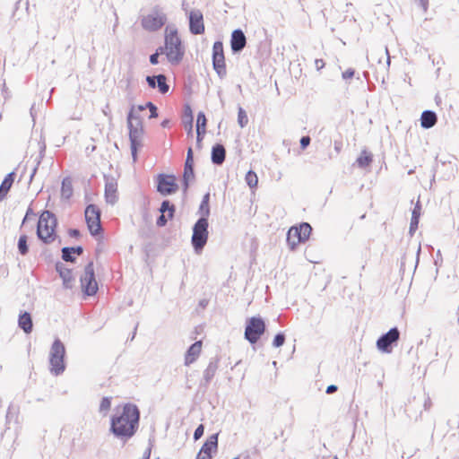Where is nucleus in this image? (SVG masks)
<instances>
[{"label": "nucleus", "mask_w": 459, "mask_h": 459, "mask_svg": "<svg viewBox=\"0 0 459 459\" xmlns=\"http://www.w3.org/2000/svg\"><path fill=\"white\" fill-rule=\"evenodd\" d=\"M140 411L136 405L126 403L116 409L111 417L110 432L117 438L127 441L137 431Z\"/></svg>", "instance_id": "obj_1"}, {"label": "nucleus", "mask_w": 459, "mask_h": 459, "mask_svg": "<svg viewBox=\"0 0 459 459\" xmlns=\"http://www.w3.org/2000/svg\"><path fill=\"white\" fill-rule=\"evenodd\" d=\"M159 50L161 54H166L171 64H178L182 60L185 49L176 29H166L165 46L160 47Z\"/></svg>", "instance_id": "obj_2"}, {"label": "nucleus", "mask_w": 459, "mask_h": 459, "mask_svg": "<svg viewBox=\"0 0 459 459\" xmlns=\"http://www.w3.org/2000/svg\"><path fill=\"white\" fill-rule=\"evenodd\" d=\"M56 219L54 213L49 211H44L38 221L37 235L44 243H52L55 238V229Z\"/></svg>", "instance_id": "obj_3"}, {"label": "nucleus", "mask_w": 459, "mask_h": 459, "mask_svg": "<svg viewBox=\"0 0 459 459\" xmlns=\"http://www.w3.org/2000/svg\"><path fill=\"white\" fill-rule=\"evenodd\" d=\"M208 219L201 217L193 227L191 243L196 254H200L208 240Z\"/></svg>", "instance_id": "obj_4"}, {"label": "nucleus", "mask_w": 459, "mask_h": 459, "mask_svg": "<svg viewBox=\"0 0 459 459\" xmlns=\"http://www.w3.org/2000/svg\"><path fill=\"white\" fill-rule=\"evenodd\" d=\"M65 345L59 339L55 340L49 352L50 372L55 376H58L65 371Z\"/></svg>", "instance_id": "obj_5"}, {"label": "nucleus", "mask_w": 459, "mask_h": 459, "mask_svg": "<svg viewBox=\"0 0 459 459\" xmlns=\"http://www.w3.org/2000/svg\"><path fill=\"white\" fill-rule=\"evenodd\" d=\"M166 21L165 13L159 6H155L147 15L143 17L142 26L148 31H156L165 24Z\"/></svg>", "instance_id": "obj_6"}, {"label": "nucleus", "mask_w": 459, "mask_h": 459, "mask_svg": "<svg viewBox=\"0 0 459 459\" xmlns=\"http://www.w3.org/2000/svg\"><path fill=\"white\" fill-rule=\"evenodd\" d=\"M265 331L264 321L261 317L253 316L247 320L245 338L255 344Z\"/></svg>", "instance_id": "obj_7"}, {"label": "nucleus", "mask_w": 459, "mask_h": 459, "mask_svg": "<svg viewBox=\"0 0 459 459\" xmlns=\"http://www.w3.org/2000/svg\"><path fill=\"white\" fill-rule=\"evenodd\" d=\"M129 130V140L131 143V154L134 161L137 159V149L142 146V140L143 136V122L127 123Z\"/></svg>", "instance_id": "obj_8"}, {"label": "nucleus", "mask_w": 459, "mask_h": 459, "mask_svg": "<svg viewBox=\"0 0 459 459\" xmlns=\"http://www.w3.org/2000/svg\"><path fill=\"white\" fill-rule=\"evenodd\" d=\"M81 286L82 291L88 296H93L98 291V283L95 279L93 263L90 262L84 268L81 276Z\"/></svg>", "instance_id": "obj_9"}, {"label": "nucleus", "mask_w": 459, "mask_h": 459, "mask_svg": "<svg viewBox=\"0 0 459 459\" xmlns=\"http://www.w3.org/2000/svg\"><path fill=\"white\" fill-rule=\"evenodd\" d=\"M85 221L92 236H96L101 230L100 211L94 204H89L85 209Z\"/></svg>", "instance_id": "obj_10"}, {"label": "nucleus", "mask_w": 459, "mask_h": 459, "mask_svg": "<svg viewBox=\"0 0 459 459\" xmlns=\"http://www.w3.org/2000/svg\"><path fill=\"white\" fill-rule=\"evenodd\" d=\"M212 65L218 75L222 78L226 74L223 44L216 41L212 47Z\"/></svg>", "instance_id": "obj_11"}, {"label": "nucleus", "mask_w": 459, "mask_h": 459, "mask_svg": "<svg viewBox=\"0 0 459 459\" xmlns=\"http://www.w3.org/2000/svg\"><path fill=\"white\" fill-rule=\"evenodd\" d=\"M400 337V332L396 327L391 328L386 333L381 335L377 341V347L379 351L390 353L392 344L395 343Z\"/></svg>", "instance_id": "obj_12"}, {"label": "nucleus", "mask_w": 459, "mask_h": 459, "mask_svg": "<svg viewBox=\"0 0 459 459\" xmlns=\"http://www.w3.org/2000/svg\"><path fill=\"white\" fill-rule=\"evenodd\" d=\"M178 186L176 184L175 177L171 175L160 174L158 176L157 190L162 195H169L177 192Z\"/></svg>", "instance_id": "obj_13"}, {"label": "nucleus", "mask_w": 459, "mask_h": 459, "mask_svg": "<svg viewBox=\"0 0 459 459\" xmlns=\"http://www.w3.org/2000/svg\"><path fill=\"white\" fill-rule=\"evenodd\" d=\"M189 30L194 35L204 32V16L200 10L195 9L189 13Z\"/></svg>", "instance_id": "obj_14"}, {"label": "nucleus", "mask_w": 459, "mask_h": 459, "mask_svg": "<svg viewBox=\"0 0 459 459\" xmlns=\"http://www.w3.org/2000/svg\"><path fill=\"white\" fill-rule=\"evenodd\" d=\"M218 447V434L212 435L203 445L196 459H212V453Z\"/></svg>", "instance_id": "obj_15"}, {"label": "nucleus", "mask_w": 459, "mask_h": 459, "mask_svg": "<svg viewBox=\"0 0 459 459\" xmlns=\"http://www.w3.org/2000/svg\"><path fill=\"white\" fill-rule=\"evenodd\" d=\"M105 199L111 205L117 202V183L113 178H107L105 184Z\"/></svg>", "instance_id": "obj_16"}, {"label": "nucleus", "mask_w": 459, "mask_h": 459, "mask_svg": "<svg viewBox=\"0 0 459 459\" xmlns=\"http://www.w3.org/2000/svg\"><path fill=\"white\" fill-rule=\"evenodd\" d=\"M247 44V38L240 29L232 31L230 39V47L233 53H238L243 50Z\"/></svg>", "instance_id": "obj_17"}, {"label": "nucleus", "mask_w": 459, "mask_h": 459, "mask_svg": "<svg viewBox=\"0 0 459 459\" xmlns=\"http://www.w3.org/2000/svg\"><path fill=\"white\" fill-rule=\"evenodd\" d=\"M202 341H197L188 348L185 355L186 366H189L198 359L202 351Z\"/></svg>", "instance_id": "obj_18"}, {"label": "nucleus", "mask_w": 459, "mask_h": 459, "mask_svg": "<svg viewBox=\"0 0 459 459\" xmlns=\"http://www.w3.org/2000/svg\"><path fill=\"white\" fill-rule=\"evenodd\" d=\"M56 269L58 272L60 277L63 279V284L65 288L70 289L73 286V275L72 271L65 267L62 263H57Z\"/></svg>", "instance_id": "obj_19"}, {"label": "nucleus", "mask_w": 459, "mask_h": 459, "mask_svg": "<svg viewBox=\"0 0 459 459\" xmlns=\"http://www.w3.org/2000/svg\"><path fill=\"white\" fill-rule=\"evenodd\" d=\"M437 121V117L434 111L425 110L420 117V126L425 129L433 127Z\"/></svg>", "instance_id": "obj_20"}, {"label": "nucleus", "mask_w": 459, "mask_h": 459, "mask_svg": "<svg viewBox=\"0 0 459 459\" xmlns=\"http://www.w3.org/2000/svg\"><path fill=\"white\" fill-rule=\"evenodd\" d=\"M226 157V150L221 144H215L212 149V161L215 165H221Z\"/></svg>", "instance_id": "obj_21"}, {"label": "nucleus", "mask_w": 459, "mask_h": 459, "mask_svg": "<svg viewBox=\"0 0 459 459\" xmlns=\"http://www.w3.org/2000/svg\"><path fill=\"white\" fill-rule=\"evenodd\" d=\"M18 325L24 331L25 333H30L32 331L33 323L30 313L23 312L19 316Z\"/></svg>", "instance_id": "obj_22"}, {"label": "nucleus", "mask_w": 459, "mask_h": 459, "mask_svg": "<svg viewBox=\"0 0 459 459\" xmlns=\"http://www.w3.org/2000/svg\"><path fill=\"white\" fill-rule=\"evenodd\" d=\"M14 172H10L7 174V176L3 180L1 186H0V201L3 200L7 193L9 192L10 188L12 187V185L14 181Z\"/></svg>", "instance_id": "obj_23"}, {"label": "nucleus", "mask_w": 459, "mask_h": 459, "mask_svg": "<svg viewBox=\"0 0 459 459\" xmlns=\"http://www.w3.org/2000/svg\"><path fill=\"white\" fill-rule=\"evenodd\" d=\"M300 233L298 232L297 227H291L287 233V242L291 249L301 243Z\"/></svg>", "instance_id": "obj_24"}, {"label": "nucleus", "mask_w": 459, "mask_h": 459, "mask_svg": "<svg viewBox=\"0 0 459 459\" xmlns=\"http://www.w3.org/2000/svg\"><path fill=\"white\" fill-rule=\"evenodd\" d=\"M183 122L185 128L188 134H192L193 131V112L189 105L185 107Z\"/></svg>", "instance_id": "obj_25"}, {"label": "nucleus", "mask_w": 459, "mask_h": 459, "mask_svg": "<svg viewBox=\"0 0 459 459\" xmlns=\"http://www.w3.org/2000/svg\"><path fill=\"white\" fill-rule=\"evenodd\" d=\"M218 368V362L217 360H212L209 362L207 368H205L204 372V379L206 383H209L212 378L214 377L216 371Z\"/></svg>", "instance_id": "obj_26"}, {"label": "nucleus", "mask_w": 459, "mask_h": 459, "mask_svg": "<svg viewBox=\"0 0 459 459\" xmlns=\"http://www.w3.org/2000/svg\"><path fill=\"white\" fill-rule=\"evenodd\" d=\"M356 162L359 168L368 167L372 162V155L367 151H363L359 157L357 159Z\"/></svg>", "instance_id": "obj_27"}, {"label": "nucleus", "mask_w": 459, "mask_h": 459, "mask_svg": "<svg viewBox=\"0 0 459 459\" xmlns=\"http://www.w3.org/2000/svg\"><path fill=\"white\" fill-rule=\"evenodd\" d=\"M206 127V117L204 112H199L196 121V133L197 134H204Z\"/></svg>", "instance_id": "obj_28"}, {"label": "nucleus", "mask_w": 459, "mask_h": 459, "mask_svg": "<svg viewBox=\"0 0 459 459\" xmlns=\"http://www.w3.org/2000/svg\"><path fill=\"white\" fill-rule=\"evenodd\" d=\"M297 230H298V232L300 233V238H301V241H306L308 238H309V235L312 231V228L310 226V224L307 223V222H303L301 223L299 227H297Z\"/></svg>", "instance_id": "obj_29"}, {"label": "nucleus", "mask_w": 459, "mask_h": 459, "mask_svg": "<svg viewBox=\"0 0 459 459\" xmlns=\"http://www.w3.org/2000/svg\"><path fill=\"white\" fill-rule=\"evenodd\" d=\"M209 200L210 195H204L199 207V212L201 213L202 217L207 218L210 214Z\"/></svg>", "instance_id": "obj_30"}, {"label": "nucleus", "mask_w": 459, "mask_h": 459, "mask_svg": "<svg viewBox=\"0 0 459 459\" xmlns=\"http://www.w3.org/2000/svg\"><path fill=\"white\" fill-rule=\"evenodd\" d=\"M73 194L72 182L69 178H65L62 182L61 195L64 198H70Z\"/></svg>", "instance_id": "obj_31"}, {"label": "nucleus", "mask_w": 459, "mask_h": 459, "mask_svg": "<svg viewBox=\"0 0 459 459\" xmlns=\"http://www.w3.org/2000/svg\"><path fill=\"white\" fill-rule=\"evenodd\" d=\"M194 178H195L194 168L184 169V174H183L184 191L187 190V188L189 186V183L191 180L194 179Z\"/></svg>", "instance_id": "obj_32"}, {"label": "nucleus", "mask_w": 459, "mask_h": 459, "mask_svg": "<svg viewBox=\"0 0 459 459\" xmlns=\"http://www.w3.org/2000/svg\"><path fill=\"white\" fill-rule=\"evenodd\" d=\"M160 212V213H165L168 212L169 218L171 219L174 215L175 206L171 204L169 200H165L161 203Z\"/></svg>", "instance_id": "obj_33"}, {"label": "nucleus", "mask_w": 459, "mask_h": 459, "mask_svg": "<svg viewBox=\"0 0 459 459\" xmlns=\"http://www.w3.org/2000/svg\"><path fill=\"white\" fill-rule=\"evenodd\" d=\"M157 87L163 94L169 91V87L166 82V76L164 74L157 75Z\"/></svg>", "instance_id": "obj_34"}, {"label": "nucleus", "mask_w": 459, "mask_h": 459, "mask_svg": "<svg viewBox=\"0 0 459 459\" xmlns=\"http://www.w3.org/2000/svg\"><path fill=\"white\" fill-rule=\"evenodd\" d=\"M142 118L140 117V113L136 111V108L134 105H133L127 114L126 122L127 123H133V122H141Z\"/></svg>", "instance_id": "obj_35"}, {"label": "nucleus", "mask_w": 459, "mask_h": 459, "mask_svg": "<svg viewBox=\"0 0 459 459\" xmlns=\"http://www.w3.org/2000/svg\"><path fill=\"white\" fill-rule=\"evenodd\" d=\"M246 182L249 186V187H255L258 183V178L256 174L254 171L249 170L246 175Z\"/></svg>", "instance_id": "obj_36"}, {"label": "nucleus", "mask_w": 459, "mask_h": 459, "mask_svg": "<svg viewBox=\"0 0 459 459\" xmlns=\"http://www.w3.org/2000/svg\"><path fill=\"white\" fill-rule=\"evenodd\" d=\"M238 123L241 128L245 127L248 123L247 115L241 107L238 108Z\"/></svg>", "instance_id": "obj_37"}, {"label": "nucleus", "mask_w": 459, "mask_h": 459, "mask_svg": "<svg viewBox=\"0 0 459 459\" xmlns=\"http://www.w3.org/2000/svg\"><path fill=\"white\" fill-rule=\"evenodd\" d=\"M18 249H19V252L24 255L28 253V244H27V236L25 235H22L20 238H19V240H18Z\"/></svg>", "instance_id": "obj_38"}, {"label": "nucleus", "mask_w": 459, "mask_h": 459, "mask_svg": "<svg viewBox=\"0 0 459 459\" xmlns=\"http://www.w3.org/2000/svg\"><path fill=\"white\" fill-rule=\"evenodd\" d=\"M111 406V400L109 397H103L100 404V412L106 415Z\"/></svg>", "instance_id": "obj_39"}, {"label": "nucleus", "mask_w": 459, "mask_h": 459, "mask_svg": "<svg viewBox=\"0 0 459 459\" xmlns=\"http://www.w3.org/2000/svg\"><path fill=\"white\" fill-rule=\"evenodd\" d=\"M70 247L62 248V258L66 262H74L75 258L73 256V253Z\"/></svg>", "instance_id": "obj_40"}, {"label": "nucleus", "mask_w": 459, "mask_h": 459, "mask_svg": "<svg viewBox=\"0 0 459 459\" xmlns=\"http://www.w3.org/2000/svg\"><path fill=\"white\" fill-rule=\"evenodd\" d=\"M285 342V335L281 333H279L275 335L273 345L275 348H279L284 344Z\"/></svg>", "instance_id": "obj_41"}, {"label": "nucleus", "mask_w": 459, "mask_h": 459, "mask_svg": "<svg viewBox=\"0 0 459 459\" xmlns=\"http://www.w3.org/2000/svg\"><path fill=\"white\" fill-rule=\"evenodd\" d=\"M145 107L150 110V118H155L158 117V108L152 102H147Z\"/></svg>", "instance_id": "obj_42"}, {"label": "nucleus", "mask_w": 459, "mask_h": 459, "mask_svg": "<svg viewBox=\"0 0 459 459\" xmlns=\"http://www.w3.org/2000/svg\"><path fill=\"white\" fill-rule=\"evenodd\" d=\"M419 220L416 216H411L409 232L412 235L418 228Z\"/></svg>", "instance_id": "obj_43"}, {"label": "nucleus", "mask_w": 459, "mask_h": 459, "mask_svg": "<svg viewBox=\"0 0 459 459\" xmlns=\"http://www.w3.org/2000/svg\"><path fill=\"white\" fill-rule=\"evenodd\" d=\"M204 427L202 424L199 425L194 432V439L198 440L204 435Z\"/></svg>", "instance_id": "obj_44"}, {"label": "nucleus", "mask_w": 459, "mask_h": 459, "mask_svg": "<svg viewBox=\"0 0 459 459\" xmlns=\"http://www.w3.org/2000/svg\"><path fill=\"white\" fill-rule=\"evenodd\" d=\"M354 74L355 70L352 68H349L342 73V77L343 80L347 81L349 79H351L354 76Z\"/></svg>", "instance_id": "obj_45"}, {"label": "nucleus", "mask_w": 459, "mask_h": 459, "mask_svg": "<svg viewBox=\"0 0 459 459\" xmlns=\"http://www.w3.org/2000/svg\"><path fill=\"white\" fill-rule=\"evenodd\" d=\"M146 81L148 85L151 88H156L157 87V75L156 76H147Z\"/></svg>", "instance_id": "obj_46"}, {"label": "nucleus", "mask_w": 459, "mask_h": 459, "mask_svg": "<svg viewBox=\"0 0 459 459\" xmlns=\"http://www.w3.org/2000/svg\"><path fill=\"white\" fill-rule=\"evenodd\" d=\"M310 143V137L309 136H303L300 139V147L304 150L306 149Z\"/></svg>", "instance_id": "obj_47"}, {"label": "nucleus", "mask_w": 459, "mask_h": 459, "mask_svg": "<svg viewBox=\"0 0 459 459\" xmlns=\"http://www.w3.org/2000/svg\"><path fill=\"white\" fill-rule=\"evenodd\" d=\"M167 221H168V220L165 216V213H161L160 215V217L157 219V225L159 227H162V226L166 225Z\"/></svg>", "instance_id": "obj_48"}, {"label": "nucleus", "mask_w": 459, "mask_h": 459, "mask_svg": "<svg viewBox=\"0 0 459 459\" xmlns=\"http://www.w3.org/2000/svg\"><path fill=\"white\" fill-rule=\"evenodd\" d=\"M160 54H161V53L160 52V50L158 48L156 53L151 55V56H150L151 64H152V65H157L158 64V62H159L158 58H159Z\"/></svg>", "instance_id": "obj_49"}, {"label": "nucleus", "mask_w": 459, "mask_h": 459, "mask_svg": "<svg viewBox=\"0 0 459 459\" xmlns=\"http://www.w3.org/2000/svg\"><path fill=\"white\" fill-rule=\"evenodd\" d=\"M411 216H416V218L420 219V202H417L413 211H412V214Z\"/></svg>", "instance_id": "obj_50"}, {"label": "nucleus", "mask_w": 459, "mask_h": 459, "mask_svg": "<svg viewBox=\"0 0 459 459\" xmlns=\"http://www.w3.org/2000/svg\"><path fill=\"white\" fill-rule=\"evenodd\" d=\"M315 65L317 70H321L325 66V62L323 59H316Z\"/></svg>", "instance_id": "obj_51"}, {"label": "nucleus", "mask_w": 459, "mask_h": 459, "mask_svg": "<svg viewBox=\"0 0 459 459\" xmlns=\"http://www.w3.org/2000/svg\"><path fill=\"white\" fill-rule=\"evenodd\" d=\"M72 250V253L73 254H76L78 255H82V252H83V249L82 247H70Z\"/></svg>", "instance_id": "obj_52"}, {"label": "nucleus", "mask_w": 459, "mask_h": 459, "mask_svg": "<svg viewBox=\"0 0 459 459\" xmlns=\"http://www.w3.org/2000/svg\"><path fill=\"white\" fill-rule=\"evenodd\" d=\"M69 235L72 238H78L80 236V231L76 229H72L69 230Z\"/></svg>", "instance_id": "obj_53"}, {"label": "nucleus", "mask_w": 459, "mask_h": 459, "mask_svg": "<svg viewBox=\"0 0 459 459\" xmlns=\"http://www.w3.org/2000/svg\"><path fill=\"white\" fill-rule=\"evenodd\" d=\"M337 390V386L334 385H330L329 386H327L326 388V393L327 394H333L334 393L335 391Z\"/></svg>", "instance_id": "obj_54"}, {"label": "nucleus", "mask_w": 459, "mask_h": 459, "mask_svg": "<svg viewBox=\"0 0 459 459\" xmlns=\"http://www.w3.org/2000/svg\"><path fill=\"white\" fill-rule=\"evenodd\" d=\"M189 168H194V160H189L188 159H186L184 169H189Z\"/></svg>", "instance_id": "obj_55"}, {"label": "nucleus", "mask_w": 459, "mask_h": 459, "mask_svg": "<svg viewBox=\"0 0 459 459\" xmlns=\"http://www.w3.org/2000/svg\"><path fill=\"white\" fill-rule=\"evenodd\" d=\"M186 159H188L189 160H193V151H192V148H189L187 150Z\"/></svg>", "instance_id": "obj_56"}, {"label": "nucleus", "mask_w": 459, "mask_h": 459, "mask_svg": "<svg viewBox=\"0 0 459 459\" xmlns=\"http://www.w3.org/2000/svg\"><path fill=\"white\" fill-rule=\"evenodd\" d=\"M136 108V111L138 113H140L141 111L144 110L145 108H147V107H145V105H138V106H135Z\"/></svg>", "instance_id": "obj_57"}, {"label": "nucleus", "mask_w": 459, "mask_h": 459, "mask_svg": "<svg viewBox=\"0 0 459 459\" xmlns=\"http://www.w3.org/2000/svg\"><path fill=\"white\" fill-rule=\"evenodd\" d=\"M36 172H37V167H34V168H33V169H32V171H31V174H30V183L32 181V179H33V178H34V176H35Z\"/></svg>", "instance_id": "obj_58"}, {"label": "nucleus", "mask_w": 459, "mask_h": 459, "mask_svg": "<svg viewBox=\"0 0 459 459\" xmlns=\"http://www.w3.org/2000/svg\"><path fill=\"white\" fill-rule=\"evenodd\" d=\"M169 119H165V120H163V121L161 122V124H160V126H161L162 127H168V126H169Z\"/></svg>", "instance_id": "obj_59"}, {"label": "nucleus", "mask_w": 459, "mask_h": 459, "mask_svg": "<svg viewBox=\"0 0 459 459\" xmlns=\"http://www.w3.org/2000/svg\"><path fill=\"white\" fill-rule=\"evenodd\" d=\"M341 145H342V144H341V143H337V142H335V143H334V149H335V151H336L337 152H340V150H341Z\"/></svg>", "instance_id": "obj_60"}, {"label": "nucleus", "mask_w": 459, "mask_h": 459, "mask_svg": "<svg viewBox=\"0 0 459 459\" xmlns=\"http://www.w3.org/2000/svg\"><path fill=\"white\" fill-rule=\"evenodd\" d=\"M430 403H430V399H429V398H428V399L425 401V403H424V407H425V409H426V410L429 408Z\"/></svg>", "instance_id": "obj_61"}, {"label": "nucleus", "mask_w": 459, "mask_h": 459, "mask_svg": "<svg viewBox=\"0 0 459 459\" xmlns=\"http://www.w3.org/2000/svg\"><path fill=\"white\" fill-rule=\"evenodd\" d=\"M385 52L387 55V64L390 65V56H389V53H388L387 48H385Z\"/></svg>", "instance_id": "obj_62"}, {"label": "nucleus", "mask_w": 459, "mask_h": 459, "mask_svg": "<svg viewBox=\"0 0 459 459\" xmlns=\"http://www.w3.org/2000/svg\"><path fill=\"white\" fill-rule=\"evenodd\" d=\"M150 454H151V451L149 450L148 452L145 453V455L142 459H149Z\"/></svg>", "instance_id": "obj_63"}, {"label": "nucleus", "mask_w": 459, "mask_h": 459, "mask_svg": "<svg viewBox=\"0 0 459 459\" xmlns=\"http://www.w3.org/2000/svg\"><path fill=\"white\" fill-rule=\"evenodd\" d=\"M202 135H203V134H201V135L197 134V142H198V143H200V142H201V140H202Z\"/></svg>", "instance_id": "obj_64"}]
</instances>
